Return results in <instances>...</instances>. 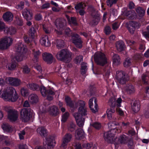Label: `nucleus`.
<instances>
[{"label":"nucleus","instance_id":"1","mask_svg":"<svg viewBox=\"0 0 149 149\" xmlns=\"http://www.w3.org/2000/svg\"><path fill=\"white\" fill-rule=\"evenodd\" d=\"M27 49L24 47L23 45H19L17 48V53L14 58L11 60V62L8 65V70H13L15 69L17 64V62L23 60L25 57Z\"/></svg>","mask_w":149,"mask_h":149},{"label":"nucleus","instance_id":"2","mask_svg":"<svg viewBox=\"0 0 149 149\" xmlns=\"http://www.w3.org/2000/svg\"><path fill=\"white\" fill-rule=\"evenodd\" d=\"M15 91L14 88L12 87H8L5 88L2 92L0 90V96L6 101L15 102L18 98L17 93L15 92L14 95V91Z\"/></svg>","mask_w":149,"mask_h":149},{"label":"nucleus","instance_id":"3","mask_svg":"<svg viewBox=\"0 0 149 149\" xmlns=\"http://www.w3.org/2000/svg\"><path fill=\"white\" fill-rule=\"evenodd\" d=\"M37 132L42 137H46V143L48 146L50 147L51 148H53L56 143L54 137L52 135L49 136L47 137L48 134V132L45 127L41 126L38 127L37 129Z\"/></svg>","mask_w":149,"mask_h":149},{"label":"nucleus","instance_id":"4","mask_svg":"<svg viewBox=\"0 0 149 149\" xmlns=\"http://www.w3.org/2000/svg\"><path fill=\"white\" fill-rule=\"evenodd\" d=\"M108 124L109 127L110 129V130L104 133V137L105 140L110 142L113 141L115 133L117 132L118 130L115 127L117 125L116 122H110Z\"/></svg>","mask_w":149,"mask_h":149},{"label":"nucleus","instance_id":"5","mask_svg":"<svg viewBox=\"0 0 149 149\" xmlns=\"http://www.w3.org/2000/svg\"><path fill=\"white\" fill-rule=\"evenodd\" d=\"M65 100L66 103V105L69 106L73 110L76 109L78 106H79V111L82 113L81 111L84 110L83 106H85V102L82 100H80L78 101L74 104L71 98L68 96H66L65 97Z\"/></svg>","mask_w":149,"mask_h":149},{"label":"nucleus","instance_id":"6","mask_svg":"<svg viewBox=\"0 0 149 149\" xmlns=\"http://www.w3.org/2000/svg\"><path fill=\"white\" fill-rule=\"evenodd\" d=\"M56 57L58 59L65 62H69L71 58L69 52L65 49H63L58 52Z\"/></svg>","mask_w":149,"mask_h":149},{"label":"nucleus","instance_id":"7","mask_svg":"<svg viewBox=\"0 0 149 149\" xmlns=\"http://www.w3.org/2000/svg\"><path fill=\"white\" fill-rule=\"evenodd\" d=\"M53 88H47L42 86L41 88L40 93L43 96H47V99L51 101L53 100V96L55 94Z\"/></svg>","mask_w":149,"mask_h":149},{"label":"nucleus","instance_id":"8","mask_svg":"<svg viewBox=\"0 0 149 149\" xmlns=\"http://www.w3.org/2000/svg\"><path fill=\"white\" fill-rule=\"evenodd\" d=\"M33 111L30 108L23 109L20 111L21 118L24 122L28 121L32 117Z\"/></svg>","mask_w":149,"mask_h":149},{"label":"nucleus","instance_id":"9","mask_svg":"<svg viewBox=\"0 0 149 149\" xmlns=\"http://www.w3.org/2000/svg\"><path fill=\"white\" fill-rule=\"evenodd\" d=\"M94 60L97 65L102 66H104L107 63V58L105 54L102 53L95 54Z\"/></svg>","mask_w":149,"mask_h":149},{"label":"nucleus","instance_id":"10","mask_svg":"<svg viewBox=\"0 0 149 149\" xmlns=\"http://www.w3.org/2000/svg\"><path fill=\"white\" fill-rule=\"evenodd\" d=\"M13 41L12 39L9 37L1 39L0 40V50L7 49L11 45Z\"/></svg>","mask_w":149,"mask_h":149},{"label":"nucleus","instance_id":"11","mask_svg":"<svg viewBox=\"0 0 149 149\" xmlns=\"http://www.w3.org/2000/svg\"><path fill=\"white\" fill-rule=\"evenodd\" d=\"M72 42L78 48L81 49L82 47L83 41L81 37L77 34H74L72 36Z\"/></svg>","mask_w":149,"mask_h":149},{"label":"nucleus","instance_id":"12","mask_svg":"<svg viewBox=\"0 0 149 149\" xmlns=\"http://www.w3.org/2000/svg\"><path fill=\"white\" fill-rule=\"evenodd\" d=\"M116 79L120 84H124L126 83L127 79L125 77V73L122 70L116 72Z\"/></svg>","mask_w":149,"mask_h":149},{"label":"nucleus","instance_id":"13","mask_svg":"<svg viewBox=\"0 0 149 149\" xmlns=\"http://www.w3.org/2000/svg\"><path fill=\"white\" fill-rule=\"evenodd\" d=\"M22 14L24 18L27 21H30L33 18V14L32 10L30 8H24L22 11Z\"/></svg>","mask_w":149,"mask_h":149},{"label":"nucleus","instance_id":"14","mask_svg":"<svg viewBox=\"0 0 149 149\" xmlns=\"http://www.w3.org/2000/svg\"><path fill=\"white\" fill-rule=\"evenodd\" d=\"M8 118L11 121H15L17 119L18 114L15 109H10L7 111Z\"/></svg>","mask_w":149,"mask_h":149},{"label":"nucleus","instance_id":"15","mask_svg":"<svg viewBox=\"0 0 149 149\" xmlns=\"http://www.w3.org/2000/svg\"><path fill=\"white\" fill-rule=\"evenodd\" d=\"M5 80L7 83L13 86H17L20 84V80L17 78L7 77Z\"/></svg>","mask_w":149,"mask_h":149},{"label":"nucleus","instance_id":"16","mask_svg":"<svg viewBox=\"0 0 149 149\" xmlns=\"http://www.w3.org/2000/svg\"><path fill=\"white\" fill-rule=\"evenodd\" d=\"M139 24L138 22L133 21H131L130 22L127 26V28L131 34L134 33L135 29L136 28H139Z\"/></svg>","mask_w":149,"mask_h":149},{"label":"nucleus","instance_id":"17","mask_svg":"<svg viewBox=\"0 0 149 149\" xmlns=\"http://www.w3.org/2000/svg\"><path fill=\"white\" fill-rule=\"evenodd\" d=\"M43 60L47 64H52L54 61V57L52 54L49 53L45 52L42 54Z\"/></svg>","mask_w":149,"mask_h":149},{"label":"nucleus","instance_id":"18","mask_svg":"<svg viewBox=\"0 0 149 149\" xmlns=\"http://www.w3.org/2000/svg\"><path fill=\"white\" fill-rule=\"evenodd\" d=\"M72 137L71 134L70 133L66 134L63 139V142L61 145L62 147L64 149L66 148L68 143L71 140Z\"/></svg>","mask_w":149,"mask_h":149},{"label":"nucleus","instance_id":"19","mask_svg":"<svg viewBox=\"0 0 149 149\" xmlns=\"http://www.w3.org/2000/svg\"><path fill=\"white\" fill-rule=\"evenodd\" d=\"M132 111L134 113H137L140 110V105L139 101L137 100H133L131 103Z\"/></svg>","mask_w":149,"mask_h":149},{"label":"nucleus","instance_id":"20","mask_svg":"<svg viewBox=\"0 0 149 149\" xmlns=\"http://www.w3.org/2000/svg\"><path fill=\"white\" fill-rule=\"evenodd\" d=\"M84 109L81 112L82 113L79 111V108L78 109V113L77 112L74 114V117L76 121L81 119V117L85 116L87 115V111L86 108L85 107V106H83Z\"/></svg>","mask_w":149,"mask_h":149},{"label":"nucleus","instance_id":"21","mask_svg":"<svg viewBox=\"0 0 149 149\" xmlns=\"http://www.w3.org/2000/svg\"><path fill=\"white\" fill-rule=\"evenodd\" d=\"M28 88L31 90L36 91H40L41 92V88L42 86H39L38 84L35 83H29L26 85Z\"/></svg>","mask_w":149,"mask_h":149},{"label":"nucleus","instance_id":"22","mask_svg":"<svg viewBox=\"0 0 149 149\" xmlns=\"http://www.w3.org/2000/svg\"><path fill=\"white\" fill-rule=\"evenodd\" d=\"M13 17L12 13L9 11L5 12L3 16V20L6 22H11L13 19Z\"/></svg>","mask_w":149,"mask_h":149},{"label":"nucleus","instance_id":"23","mask_svg":"<svg viewBox=\"0 0 149 149\" xmlns=\"http://www.w3.org/2000/svg\"><path fill=\"white\" fill-rule=\"evenodd\" d=\"M109 101L111 103V105L112 107H113L115 108L116 106H117L118 107L121 106V104L122 102V100L120 97L118 98L116 101L115 99H110Z\"/></svg>","mask_w":149,"mask_h":149},{"label":"nucleus","instance_id":"24","mask_svg":"<svg viewBox=\"0 0 149 149\" xmlns=\"http://www.w3.org/2000/svg\"><path fill=\"white\" fill-rule=\"evenodd\" d=\"M40 41L41 44L42 46L47 47L51 45L48 36L47 35L43 36L42 39L40 40Z\"/></svg>","mask_w":149,"mask_h":149},{"label":"nucleus","instance_id":"25","mask_svg":"<svg viewBox=\"0 0 149 149\" xmlns=\"http://www.w3.org/2000/svg\"><path fill=\"white\" fill-rule=\"evenodd\" d=\"M125 45L123 41L119 40L116 43V47L118 51L121 52L124 50Z\"/></svg>","mask_w":149,"mask_h":149},{"label":"nucleus","instance_id":"26","mask_svg":"<svg viewBox=\"0 0 149 149\" xmlns=\"http://www.w3.org/2000/svg\"><path fill=\"white\" fill-rule=\"evenodd\" d=\"M100 19V15L99 14L95 15L90 22V24L92 26L97 25L99 23Z\"/></svg>","mask_w":149,"mask_h":149},{"label":"nucleus","instance_id":"27","mask_svg":"<svg viewBox=\"0 0 149 149\" xmlns=\"http://www.w3.org/2000/svg\"><path fill=\"white\" fill-rule=\"evenodd\" d=\"M77 138L78 140L83 139L84 137V133L82 129H79L75 131Z\"/></svg>","mask_w":149,"mask_h":149},{"label":"nucleus","instance_id":"28","mask_svg":"<svg viewBox=\"0 0 149 149\" xmlns=\"http://www.w3.org/2000/svg\"><path fill=\"white\" fill-rule=\"evenodd\" d=\"M113 66H117L120 63V58L117 54H113Z\"/></svg>","mask_w":149,"mask_h":149},{"label":"nucleus","instance_id":"29","mask_svg":"<svg viewBox=\"0 0 149 149\" xmlns=\"http://www.w3.org/2000/svg\"><path fill=\"white\" fill-rule=\"evenodd\" d=\"M115 112V108L111 107L110 108H108L106 111V113L108 119L111 120L113 118V114Z\"/></svg>","mask_w":149,"mask_h":149},{"label":"nucleus","instance_id":"30","mask_svg":"<svg viewBox=\"0 0 149 149\" xmlns=\"http://www.w3.org/2000/svg\"><path fill=\"white\" fill-rule=\"evenodd\" d=\"M50 113L52 116H56L58 114V109L55 106H53L50 108Z\"/></svg>","mask_w":149,"mask_h":149},{"label":"nucleus","instance_id":"31","mask_svg":"<svg viewBox=\"0 0 149 149\" xmlns=\"http://www.w3.org/2000/svg\"><path fill=\"white\" fill-rule=\"evenodd\" d=\"M33 60L34 63L37 62L38 61L39 56L40 54V51L39 50H34L33 51Z\"/></svg>","mask_w":149,"mask_h":149},{"label":"nucleus","instance_id":"32","mask_svg":"<svg viewBox=\"0 0 149 149\" xmlns=\"http://www.w3.org/2000/svg\"><path fill=\"white\" fill-rule=\"evenodd\" d=\"M1 127L4 132H8L12 130L11 126L8 123H3L1 126Z\"/></svg>","mask_w":149,"mask_h":149},{"label":"nucleus","instance_id":"33","mask_svg":"<svg viewBox=\"0 0 149 149\" xmlns=\"http://www.w3.org/2000/svg\"><path fill=\"white\" fill-rule=\"evenodd\" d=\"M128 136L123 134L121 135L119 138L118 141L121 144H126L127 143V141L128 140Z\"/></svg>","mask_w":149,"mask_h":149},{"label":"nucleus","instance_id":"34","mask_svg":"<svg viewBox=\"0 0 149 149\" xmlns=\"http://www.w3.org/2000/svg\"><path fill=\"white\" fill-rule=\"evenodd\" d=\"M56 47L58 49L63 48L65 45L64 41L61 39H57L56 40Z\"/></svg>","mask_w":149,"mask_h":149},{"label":"nucleus","instance_id":"35","mask_svg":"<svg viewBox=\"0 0 149 149\" xmlns=\"http://www.w3.org/2000/svg\"><path fill=\"white\" fill-rule=\"evenodd\" d=\"M6 33L8 34L12 35L15 34L17 32V29L13 26L7 28L6 29Z\"/></svg>","mask_w":149,"mask_h":149},{"label":"nucleus","instance_id":"36","mask_svg":"<svg viewBox=\"0 0 149 149\" xmlns=\"http://www.w3.org/2000/svg\"><path fill=\"white\" fill-rule=\"evenodd\" d=\"M55 24L57 27L63 28L64 26V22L60 18L56 19L55 22Z\"/></svg>","mask_w":149,"mask_h":149},{"label":"nucleus","instance_id":"37","mask_svg":"<svg viewBox=\"0 0 149 149\" xmlns=\"http://www.w3.org/2000/svg\"><path fill=\"white\" fill-rule=\"evenodd\" d=\"M136 11L140 17H142L145 13V10L142 7H138L136 9Z\"/></svg>","mask_w":149,"mask_h":149},{"label":"nucleus","instance_id":"38","mask_svg":"<svg viewBox=\"0 0 149 149\" xmlns=\"http://www.w3.org/2000/svg\"><path fill=\"white\" fill-rule=\"evenodd\" d=\"M126 89L127 92L130 94L134 93L135 90L134 86L131 84H127Z\"/></svg>","mask_w":149,"mask_h":149},{"label":"nucleus","instance_id":"39","mask_svg":"<svg viewBox=\"0 0 149 149\" xmlns=\"http://www.w3.org/2000/svg\"><path fill=\"white\" fill-rule=\"evenodd\" d=\"M30 99V101L33 103H36L38 101V97L37 95L35 94H31L29 97Z\"/></svg>","mask_w":149,"mask_h":149},{"label":"nucleus","instance_id":"40","mask_svg":"<svg viewBox=\"0 0 149 149\" xmlns=\"http://www.w3.org/2000/svg\"><path fill=\"white\" fill-rule=\"evenodd\" d=\"M29 36L34 38L35 36L36 35V31L33 27H31L29 30Z\"/></svg>","mask_w":149,"mask_h":149},{"label":"nucleus","instance_id":"41","mask_svg":"<svg viewBox=\"0 0 149 149\" xmlns=\"http://www.w3.org/2000/svg\"><path fill=\"white\" fill-rule=\"evenodd\" d=\"M34 38L31 37L25 36L24 37V40L25 43L29 44L30 45H31V42L33 41Z\"/></svg>","mask_w":149,"mask_h":149},{"label":"nucleus","instance_id":"42","mask_svg":"<svg viewBox=\"0 0 149 149\" xmlns=\"http://www.w3.org/2000/svg\"><path fill=\"white\" fill-rule=\"evenodd\" d=\"M148 77L147 75L145 74H143L141 76L142 82L145 85H147L149 84L148 81Z\"/></svg>","mask_w":149,"mask_h":149},{"label":"nucleus","instance_id":"43","mask_svg":"<svg viewBox=\"0 0 149 149\" xmlns=\"http://www.w3.org/2000/svg\"><path fill=\"white\" fill-rule=\"evenodd\" d=\"M20 93L21 95L24 97L27 96L29 94L28 89L25 87H23L21 89Z\"/></svg>","mask_w":149,"mask_h":149},{"label":"nucleus","instance_id":"44","mask_svg":"<svg viewBox=\"0 0 149 149\" xmlns=\"http://www.w3.org/2000/svg\"><path fill=\"white\" fill-rule=\"evenodd\" d=\"M69 116V113L68 112H65L62 116L61 122L63 123L65 122L68 120Z\"/></svg>","mask_w":149,"mask_h":149},{"label":"nucleus","instance_id":"45","mask_svg":"<svg viewBox=\"0 0 149 149\" xmlns=\"http://www.w3.org/2000/svg\"><path fill=\"white\" fill-rule=\"evenodd\" d=\"M87 67L86 64L82 63L81 69V72L82 74L84 75L86 74L87 70Z\"/></svg>","mask_w":149,"mask_h":149},{"label":"nucleus","instance_id":"46","mask_svg":"<svg viewBox=\"0 0 149 149\" xmlns=\"http://www.w3.org/2000/svg\"><path fill=\"white\" fill-rule=\"evenodd\" d=\"M91 125L94 128H95L97 130H99L101 127V125L100 123L95 122L92 124H91Z\"/></svg>","mask_w":149,"mask_h":149},{"label":"nucleus","instance_id":"47","mask_svg":"<svg viewBox=\"0 0 149 149\" xmlns=\"http://www.w3.org/2000/svg\"><path fill=\"white\" fill-rule=\"evenodd\" d=\"M83 56L79 55L77 56L74 59V62L76 64L80 63L81 62L83 61Z\"/></svg>","mask_w":149,"mask_h":149},{"label":"nucleus","instance_id":"48","mask_svg":"<svg viewBox=\"0 0 149 149\" xmlns=\"http://www.w3.org/2000/svg\"><path fill=\"white\" fill-rule=\"evenodd\" d=\"M120 25V23L118 22H115L112 24V28L113 30H116L118 28Z\"/></svg>","mask_w":149,"mask_h":149},{"label":"nucleus","instance_id":"49","mask_svg":"<svg viewBox=\"0 0 149 149\" xmlns=\"http://www.w3.org/2000/svg\"><path fill=\"white\" fill-rule=\"evenodd\" d=\"M104 32L107 35H109L111 33V29L109 26H106L104 29Z\"/></svg>","mask_w":149,"mask_h":149},{"label":"nucleus","instance_id":"50","mask_svg":"<svg viewBox=\"0 0 149 149\" xmlns=\"http://www.w3.org/2000/svg\"><path fill=\"white\" fill-rule=\"evenodd\" d=\"M24 1H21L16 6V8L17 9L21 10L24 7Z\"/></svg>","mask_w":149,"mask_h":149},{"label":"nucleus","instance_id":"51","mask_svg":"<svg viewBox=\"0 0 149 149\" xmlns=\"http://www.w3.org/2000/svg\"><path fill=\"white\" fill-rule=\"evenodd\" d=\"M69 22L71 23L74 26H77L78 25L76 18L75 17H71Z\"/></svg>","mask_w":149,"mask_h":149},{"label":"nucleus","instance_id":"52","mask_svg":"<svg viewBox=\"0 0 149 149\" xmlns=\"http://www.w3.org/2000/svg\"><path fill=\"white\" fill-rule=\"evenodd\" d=\"M131 65V62L130 60L127 58H126L125 62L123 63L124 66L125 67H128Z\"/></svg>","mask_w":149,"mask_h":149},{"label":"nucleus","instance_id":"53","mask_svg":"<svg viewBox=\"0 0 149 149\" xmlns=\"http://www.w3.org/2000/svg\"><path fill=\"white\" fill-rule=\"evenodd\" d=\"M23 72L24 73H28L30 71V69L27 65H25L23 67Z\"/></svg>","mask_w":149,"mask_h":149},{"label":"nucleus","instance_id":"54","mask_svg":"<svg viewBox=\"0 0 149 149\" xmlns=\"http://www.w3.org/2000/svg\"><path fill=\"white\" fill-rule=\"evenodd\" d=\"M25 134V132L24 130H22L19 133L18 135L20 140H23L24 139V135Z\"/></svg>","mask_w":149,"mask_h":149},{"label":"nucleus","instance_id":"55","mask_svg":"<svg viewBox=\"0 0 149 149\" xmlns=\"http://www.w3.org/2000/svg\"><path fill=\"white\" fill-rule=\"evenodd\" d=\"M15 22L17 25L19 26H22L23 24V22L22 19L19 18L16 19Z\"/></svg>","mask_w":149,"mask_h":149},{"label":"nucleus","instance_id":"56","mask_svg":"<svg viewBox=\"0 0 149 149\" xmlns=\"http://www.w3.org/2000/svg\"><path fill=\"white\" fill-rule=\"evenodd\" d=\"M35 19L36 21H40L42 19V15L40 13L36 14L35 16Z\"/></svg>","mask_w":149,"mask_h":149},{"label":"nucleus","instance_id":"57","mask_svg":"<svg viewBox=\"0 0 149 149\" xmlns=\"http://www.w3.org/2000/svg\"><path fill=\"white\" fill-rule=\"evenodd\" d=\"M77 125L79 127H82L84 125V122L82 119L76 121Z\"/></svg>","mask_w":149,"mask_h":149},{"label":"nucleus","instance_id":"58","mask_svg":"<svg viewBox=\"0 0 149 149\" xmlns=\"http://www.w3.org/2000/svg\"><path fill=\"white\" fill-rule=\"evenodd\" d=\"M136 134L135 131L134 130H129L127 132V134L131 136H134Z\"/></svg>","mask_w":149,"mask_h":149},{"label":"nucleus","instance_id":"59","mask_svg":"<svg viewBox=\"0 0 149 149\" xmlns=\"http://www.w3.org/2000/svg\"><path fill=\"white\" fill-rule=\"evenodd\" d=\"M83 6L82 3H79L75 6V8L76 10H81L83 8Z\"/></svg>","mask_w":149,"mask_h":149},{"label":"nucleus","instance_id":"60","mask_svg":"<svg viewBox=\"0 0 149 149\" xmlns=\"http://www.w3.org/2000/svg\"><path fill=\"white\" fill-rule=\"evenodd\" d=\"M84 148H85L87 149H89L92 146V145L90 143H86L83 144L82 145Z\"/></svg>","mask_w":149,"mask_h":149},{"label":"nucleus","instance_id":"61","mask_svg":"<svg viewBox=\"0 0 149 149\" xmlns=\"http://www.w3.org/2000/svg\"><path fill=\"white\" fill-rule=\"evenodd\" d=\"M127 143H128L129 147L132 146L133 145V142L132 139L129 137L128 140L127 141Z\"/></svg>","mask_w":149,"mask_h":149},{"label":"nucleus","instance_id":"62","mask_svg":"<svg viewBox=\"0 0 149 149\" xmlns=\"http://www.w3.org/2000/svg\"><path fill=\"white\" fill-rule=\"evenodd\" d=\"M50 4L48 3H45L43 4L41 6V8L42 9L48 8L49 7Z\"/></svg>","mask_w":149,"mask_h":149},{"label":"nucleus","instance_id":"63","mask_svg":"<svg viewBox=\"0 0 149 149\" xmlns=\"http://www.w3.org/2000/svg\"><path fill=\"white\" fill-rule=\"evenodd\" d=\"M19 149H29L26 144H20L18 146Z\"/></svg>","mask_w":149,"mask_h":149},{"label":"nucleus","instance_id":"64","mask_svg":"<svg viewBox=\"0 0 149 149\" xmlns=\"http://www.w3.org/2000/svg\"><path fill=\"white\" fill-rule=\"evenodd\" d=\"M147 31L143 33V35L146 38H149V25L147 27Z\"/></svg>","mask_w":149,"mask_h":149}]
</instances>
